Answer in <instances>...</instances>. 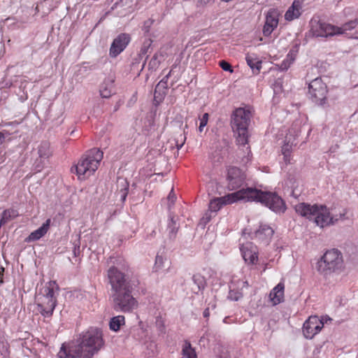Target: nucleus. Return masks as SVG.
<instances>
[{"label":"nucleus","mask_w":358,"mask_h":358,"mask_svg":"<svg viewBox=\"0 0 358 358\" xmlns=\"http://www.w3.org/2000/svg\"><path fill=\"white\" fill-rule=\"evenodd\" d=\"M243 284H244V286L248 287V281H245V282H243Z\"/></svg>","instance_id":"nucleus-46"},{"label":"nucleus","mask_w":358,"mask_h":358,"mask_svg":"<svg viewBox=\"0 0 358 358\" xmlns=\"http://www.w3.org/2000/svg\"><path fill=\"white\" fill-rule=\"evenodd\" d=\"M130 38L126 34H122L117 36L113 41L109 51L111 57H116L127 47L129 42Z\"/></svg>","instance_id":"nucleus-13"},{"label":"nucleus","mask_w":358,"mask_h":358,"mask_svg":"<svg viewBox=\"0 0 358 358\" xmlns=\"http://www.w3.org/2000/svg\"><path fill=\"white\" fill-rule=\"evenodd\" d=\"M205 127H201V125H199V132H202L203 131V129H204Z\"/></svg>","instance_id":"nucleus-45"},{"label":"nucleus","mask_w":358,"mask_h":358,"mask_svg":"<svg viewBox=\"0 0 358 358\" xmlns=\"http://www.w3.org/2000/svg\"><path fill=\"white\" fill-rule=\"evenodd\" d=\"M281 68L283 69H287L288 68V66L286 65V62H284L282 65H281Z\"/></svg>","instance_id":"nucleus-44"},{"label":"nucleus","mask_w":358,"mask_h":358,"mask_svg":"<svg viewBox=\"0 0 358 358\" xmlns=\"http://www.w3.org/2000/svg\"><path fill=\"white\" fill-rule=\"evenodd\" d=\"M176 195L173 193V189H171V192H170L169 196H168V200H169V202L170 203L169 204V208L171 207V204H173L175 201H176Z\"/></svg>","instance_id":"nucleus-36"},{"label":"nucleus","mask_w":358,"mask_h":358,"mask_svg":"<svg viewBox=\"0 0 358 358\" xmlns=\"http://www.w3.org/2000/svg\"><path fill=\"white\" fill-rule=\"evenodd\" d=\"M296 212L302 217L313 220L317 226L324 228L336 224L338 220L345 218V213L332 214L324 205H310L300 203L294 206Z\"/></svg>","instance_id":"nucleus-4"},{"label":"nucleus","mask_w":358,"mask_h":358,"mask_svg":"<svg viewBox=\"0 0 358 358\" xmlns=\"http://www.w3.org/2000/svg\"><path fill=\"white\" fill-rule=\"evenodd\" d=\"M182 355L187 358H197L195 349L188 341H185L182 347Z\"/></svg>","instance_id":"nucleus-26"},{"label":"nucleus","mask_w":358,"mask_h":358,"mask_svg":"<svg viewBox=\"0 0 358 358\" xmlns=\"http://www.w3.org/2000/svg\"><path fill=\"white\" fill-rule=\"evenodd\" d=\"M357 20H355L344 24L342 27H337V29L338 30L334 31L335 35H347L348 31L355 29L357 27Z\"/></svg>","instance_id":"nucleus-24"},{"label":"nucleus","mask_w":358,"mask_h":358,"mask_svg":"<svg viewBox=\"0 0 358 358\" xmlns=\"http://www.w3.org/2000/svg\"><path fill=\"white\" fill-rule=\"evenodd\" d=\"M117 187V196L120 197L122 201H124L129 189V182L126 178L119 177L116 182Z\"/></svg>","instance_id":"nucleus-19"},{"label":"nucleus","mask_w":358,"mask_h":358,"mask_svg":"<svg viewBox=\"0 0 358 358\" xmlns=\"http://www.w3.org/2000/svg\"><path fill=\"white\" fill-rule=\"evenodd\" d=\"M192 280L196 286L195 287L192 288L194 292L198 293L201 289L204 288L205 280L201 274H194L192 277Z\"/></svg>","instance_id":"nucleus-29"},{"label":"nucleus","mask_w":358,"mask_h":358,"mask_svg":"<svg viewBox=\"0 0 358 358\" xmlns=\"http://www.w3.org/2000/svg\"><path fill=\"white\" fill-rule=\"evenodd\" d=\"M18 215V213L15 209H7L5 210L2 213L1 219L0 221V226H2L9 222L10 220L14 219Z\"/></svg>","instance_id":"nucleus-27"},{"label":"nucleus","mask_w":358,"mask_h":358,"mask_svg":"<svg viewBox=\"0 0 358 358\" xmlns=\"http://www.w3.org/2000/svg\"><path fill=\"white\" fill-rule=\"evenodd\" d=\"M209 314H210V313H209V308H206V309L204 310V311H203V316H204L205 317H208L209 316Z\"/></svg>","instance_id":"nucleus-41"},{"label":"nucleus","mask_w":358,"mask_h":358,"mask_svg":"<svg viewBox=\"0 0 358 358\" xmlns=\"http://www.w3.org/2000/svg\"><path fill=\"white\" fill-rule=\"evenodd\" d=\"M164 266V259L161 255H157L155 258V263L153 267L155 272L160 271Z\"/></svg>","instance_id":"nucleus-31"},{"label":"nucleus","mask_w":358,"mask_h":358,"mask_svg":"<svg viewBox=\"0 0 358 358\" xmlns=\"http://www.w3.org/2000/svg\"><path fill=\"white\" fill-rule=\"evenodd\" d=\"M5 136L3 133L0 132V145L2 144L4 141Z\"/></svg>","instance_id":"nucleus-42"},{"label":"nucleus","mask_w":358,"mask_h":358,"mask_svg":"<svg viewBox=\"0 0 358 358\" xmlns=\"http://www.w3.org/2000/svg\"><path fill=\"white\" fill-rule=\"evenodd\" d=\"M124 323L125 318L123 315L113 317L109 323L110 329L114 331H117Z\"/></svg>","instance_id":"nucleus-28"},{"label":"nucleus","mask_w":358,"mask_h":358,"mask_svg":"<svg viewBox=\"0 0 358 358\" xmlns=\"http://www.w3.org/2000/svg\"><path fill=\"white\" fill-rule=\"evenodd\" d=\"M279 13L275 9H271L266 14V22L263 29L264 35L269 36L278 24Z\"/></svg>","instance_id":"nucleus-15"},{"label":"nucleus","mask_w":358,"mask_h":358,"mask_svg":"<svg viewBox=\"0 0 358 358\" xmlns=\"http://www.w3.org/2000/svg\"><path fill=\"white\" fill-rule=\"evenodd\" d=\"M164 83H162V81L159 82L156 87H155V101H160L162 99V96L158 93V90L161 88V87H164Z\"/></svg>","instance_id":"nucleus-32"},{"label":"nucleus","mask_w":358,"mask_h":358,"mask_svg":"<svg viewBox=\"0 0 358 358\" xmlns=\"http://www.w3.org/2000/svg\"><path fill=\"white\" fill-rule=\"evenodd\" d=\"M204 3H207L210 0H201Z\"/></svg>","instance_id":"nucleus-47"},{"label":"nucleus","mask_w":358,"mask_h":358,"mask_svg":"<svg viewBox=\"0 0 358 358\" xmlns=\"http://www.w3.org/2000/svg\"><path fill=\"white\" fill-rule=\"evenodd\" d=\"M335 30H338L337 26L332 25L320 20L311 22V31L316 37H328L335 35Z\"/></svg>","instance_id":"nucleus-10"},{"label":"nucleus","mask_w":358,"mask_h":358,"mask_svg":"<svg viewBox=\"0 0 358 358\" xmlns=\"http://www.w3.org/2000/svg\"><path fill=\"white\" fill-rule=\"evenodd\" d=\"M240 200L260 202L277 213H284L286 210L284 201L278 194L274 192H262L255 188L242 189L215 198L210 201L209 210L210 212L216 213L223 205L231 204Z\"/></svg>","instance_id":"nucleus-1"},{"label":"nucleus","mask_w":358,"mask_h":358,"mask_svg":"<svg viewBox=\"0 0 358 358\" xmlns=\"http://www.w3.org/2000/svg\"><path fill=\"white\" fill-rule=\"evenodd\" d=\"M103 153L99 149L93 148L87 151L78 161L76 171L80 180H85L92 176L98 169Z\"/></svg>","instance_id":"nucleus-5"},{"label":"nucleus","mask_w":358,"mask_h":358,"mask_svg":"<svg viewBox=\"0 0 358 358\" xmlns=\"http://www.w3.org/2000/svg\"><path fill=\"white\" fill-rule=\"evenodd\" d=\"M50 219H48L38 229L31 232L27 238L28 241H34L43 237L48 231L50 225Z\"/></svg>","instance_id":"nucleus-20"},{"label":"nucleus","mask_w":358,"mask_h":358,"mask_svg":"<svg viewBox=\"0 0 358 358\" xmlns=\"http://www.w3.org/2000/svg\"><path fill=\"white\" fill-rule=\"evenodd\" d=\"M104 345L102 331L90 329L79 338L67 345L62 344L59 358H92Z\"/></svg>","instance_id":"nucleus-3"},{"label":"nucleus","mask_w":358,"mask_h":358,"mask_svg":"<svg viewBox=\"0 0 358 358\" xmlns=\"http://www.w3.org/2000/svg\"><path fill=\"white\" fill-rule=\"evenodd\" d=\"M3 272H4V268L3 267H0V284H2L3 282Z\"/></svg>","instance_id":"nucleus-39"},{"label":"nucleus","mask_w":358,"mask_h":358,"mask_svg":"<svg viewBox=\"0 0 358 358\" xmlns=\"http://www.w3.org/2000/svg\"><path fill=\"white\" fill-rule=\"evenodd\" d=\"M324 323L317 316H310L304 322L303 333L306 338H313L323 328Z\"/></svg>","instance_id":"nucleus-11"},{"label":"nucleus","mask_w":358,"mask_h":358,"mask_svg":"<svg viewBox=\"0 0 358 358\" xmlns=\"http://www.w3.org/2000/svg\"><path fill=\"white\" fill-rule=\"evenodd\" d=\"M241 251L245 262L249 264H254L258 259L257 248L251 242L243 243L241 247Z\"/></svg>","instance_id":"nucleus-14"},{"label":"nucleus","mask_w":358,"mask_h":358,"mask_svg":"<svg viewBox=\"0 0 358 358\" xmlns=\"http://www.w3.org/2000/svg\"><path fill=\"white\" fill-rule=\"evenodd\" d=\"M273 230L269 226L262 225L259 229L257 230L256 236L262 241L269 239L273 234Z\"/></svg>","instance_id":"nucleus-23"},{"label":"nucleus","mask_w":358,"mask_h":358,"mask_svg":"<svg viewBox=\"0 0 358 358\" xmlns=\"http://www.w3.org/2000/svg\"><path fill=\"white\" fill-rule=\"evenodd\" d=\"M245 59L253 73H258L262 68V62L257 55L254 53H248L246 55Z\"/></svg>","instance_id":"nucleus-21"},{"label":"nucleus","mask_w":358,"mask_h":358,"mask_svg":"<svg viewBox=\"0 0 358 358\" xmlns=\"http://www.w3.org/2000/svg\"><path fill=\"white\" fill-rule=\"evenodd\" d=\"M208 113H204L200 119L199 125H201V127H206L208 121Z\"/></svg>","instance_id":"nucleus-34"},{"label":"nucleus","mask_w":358,"mask_h":358,"mask_svg":"<svg viewBox=\"0 0 358 358\" xmlns=\"http://www.w3.org/2000/svg\"><path fill=\"white\" fill-rule=\"evenodd\" d=\"M241 297H242V294H238V295H235V296L234 297V299L235 301H238ZM230 298L233 299L232 293L231 292H230Z\"/></svg>","instance_id":"nucleus-40"},{"label":"nucleus","mask_w":358,"mask_h":358,"mask_svg":"<svg viewBox=\"0 0 358 358\" xmlns=\"http://www.w3.org/2000/svg\"><path fill=\"white\" fill-rule=\"evenodd\" d=\"M52 152L50 144L48 142H43L38 148V159L36 161V169L40 171L45 164V161L50 157Z\"/></svg>","instance_id":"nucleus-16"},{"label":"nucleus","mask_w":358,"mask_h":358,"mask_svg":"<svg viewBox=\"0 0 358 358\" xmlns=\"http://www.w3.org/2000/svg\"><path fill=\"white\" fill-rule=\"evenodd\" d=\"M245 180V174L237 167H231L228 169L227 180L228 188L234 190L239 188Z\"/></svg>","instance_id":"nucleus-12"},{"label":"nucleus","mask_w":358,"mask_h":358,"mask_svg":"<svg viewBox=\"0 0 358 358\" xmlns=\"http://www.w3.org/2000/svg\"><path fill=\"white\" fill-rule=\"evenodd\" d=\"M308 92L312 100L315 103L322 105L324 103L327 87L321 78H317L309 83Z\"/></svg>","instance_id":"nucleus-9"},{"label":"nucleus","mask_w":358,"mask_h":358,"mask_svg":"<svg viewBox=\"0 0 358 358\" xmlns=\"http://www.w3.org/2000/svg\"><path fill=\"white\" fill-rule=\"evenodd\" d=\"M284 289V283L280 282L271 291L269 294V299L273 306L278 305L283 301Z\"/></svg>","instance_id":"nucleus-17"},{"label":"nucleus","mask_w":358,"mask_h":358,"mask_svg":"<svg viewBox=\"0 0 358 358\" xmlns=\"http://www.w3.org/2000/svg\"><path fill=\"white\" fill-rule=\"evenodd\" d=\"M150 43L148 42V44H145L144 43L143 48H141V53H140V55H145L149 48H150Z\"/></svg>","instance_id":"nucleus-37"},{"label":"nucleus","mask_w":358,"mask_h":358,"mask_svg":"<svg viewBox=\"0 0 358 358\" xmlns=\"http://www.w3.org/2000/svg\"><path fill=\"white\" fill-rule=\"evenodd\" d=\"M296 134L292 135L291 134V132L289 131V134H287L285 136V144L283 145V146L282 148V153L284 155L285 160H287L286 158L287 157V155H288L289 150L292 149V146L296 145Z\"/></svg>","instance_id":"nucleus-22"},{"label":"nucleus","mask_w":358,"mask_h":358,"mask_svg":"<svg viewBox=\"0 0 358 358\" xmlns=\"http://www.w3.org/2000/svg\"><path fill=\"white\" fill-rule=\"evenodd\" d=\"M287 57L290 58V62H292L294 60V56L292 55V53L288 54Z\"/></svg>","instance_id":"nucleus-43"},{"label":"nucleus","mask_w":358,"mask_h":358,"mask_svg":"<svg viewBox=\"0 0 358 358\" xmlns=\"http://www.w3.org/2000/svg\"><path fill=\"white\" fill-rule=\"evenodd\" d=\"M58 286L55 281H50L43 290L36 296L37 310L45 317L52 315L57 303L55 291Z\"/></svg>","instance_id":"nucleus-7"},{"label":"nucleus","mask_w":358,"mask_h":358,"mask_svg":"<svg viewBox=\"0 0 358 358\" xmlns=\"http://www.w3.org/2000/svg\"><path fill=\"white\" fill-rule=\"evenodd\" d=\"M220 66L224 71H229L231 73L233 72V69H232L231 64L227 62L226 61H224V60L220 61Z\"/></svg>","instance_id":"nucleus-33"},{"label":"nucleus","mask_w":358,"mask_h":358,"mask_svg":"<svg viewBox=\"0 0 358 358\" xmlns=\"http://www.w3.org/2000/svg\"><path fill=\"white\" fill-rule=\"evenodd\" d=\"M301 0H294L285 13V18L289 21L298 18L301 15Z\"/></svg>","instance_id":"nucleus-18"},{"label":"nucleus","mask_w":358,"mask_h":358,"mask_svg":"<svg viewBox=\"0 0 358 358\" xmlns=\"http://www.w3.org/2000/svg\"><path fill=\"white\" fill-rule=\"evenodd\" d=\"M343 260L341 253L336 249L327 251L317 262V269L324 276L338 272L343 267Z\"/></svg>","instance_id":"nucleus-8"},{"label":"nucleus","mask_w":358,"mask_h":358,"mask_svg":"<svg viewBox=\"0 0 358 358\" xmlns=\"http://www.w3.org/2000/svg\"><path fill=\"white\" fill-rule=\"evenodd\" d=\"M108 278L111 286L110 298L116 311L131 313L138 307V301L131 294L132 287L126 275L117 266L108 270Z\"/></svg>","instance_id":"nucleus-2"},{"label":"nucleus","mask_w":358,"mask_h":358,"mask_svg":"<svg viewBox=\"0 0 358 358\" xmlns=\"http://www.w3.org/2000/svg\"><path fill=\"white\" fill-rule=\"evenodd\" d=\"M180 138H181L180 143H179V141L178 140L176 142V146H177L178 149H180L182 147V145H183V144L185 143V138L182 137V135L180 136Z\"/></svg>","instance_id":"nucleus-38"},{"label":"nucleus","mask_w":358,"mask_h":358,"mask_svg":"<svg viewBox=\"0 0 358 358\" xmlns=\"http://www.w3.org/2000/svg\"><path fill=\"white\" fill-rule=\"evenodd\" d=\"M113 80H106L100 88V95L103 98H109L113 94Z\"/></svg>","instance_id":"nucleus-25"},{"label":"nucleus","mask_w":358,"mask_h":358,"mask_svg":"<svg viewBox=\"0 0 358 358\" xmlns=\"http://www.w3.org/2000/svg\"><path fill=\"white\" fill-rule=\"evenodd\" d=\"M159 61L157 59V55H155L153 56V57L150 60V62L149 63V66H150L152 68H155L159 65Z\"/></svg>","instance_id":"nucleus-35"},{"label":"nucleus","mask_w":358,"mask_h":358,"mask_svg":"<svg viewBox=\"0 0 358 358\" xmlns=\"http://www.w3.org/2000/svg\"><path fill=\"white\" fill-rule=\"evenodd\" d=\"M168 229L169 230V237L171 238H174L178 232V227L176 225V222L174 220L173 217H171L169 222Z\"/></svg>","instance_id":"nucleus-30"},{"label":"nucleus","mask_w":358,"mask_h":358,"mask_svg":"<svg viewBox=\"0 0 358 358\" xmlns=\"http://www.w3.org/2000/svg\"><path fill=\"white\" fill-rule=\"evenodd\" d=\"M251 117V112L248 108H238L232 115L231 127L236 135L237 143L240 145L248 144V127Z\"/></svg>","instance_id":"nucleus-6"}]
</instances>
